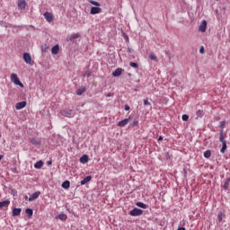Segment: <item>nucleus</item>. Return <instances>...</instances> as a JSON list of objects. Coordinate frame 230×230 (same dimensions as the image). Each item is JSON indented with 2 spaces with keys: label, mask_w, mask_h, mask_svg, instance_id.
Segmentation results:
<instances>
[{
  "label": "nucleus",
  "mask_w": 230,
  "mask_h": 230,
  "mask_svg": "<svg viewBox=\"0 0 230 230\" xmlns=\"http://www.w3.org/2000/svg\"><path fill=\"white\" fill-rule=\"evenodd\" d=\"M11 81L13 82L15 85H19V87H24V84L19 79V76H17V74L11 75Z\"/></svg>",
  "instance_id": "obj_1"
},
{
  "label": "nucleus",
  "mask_w": 230,
  "mask_h": 230,
  "mask_svg": "<svg viewBox=\"0 0 230 230\" xmlns=\"http://www.w3.org/2000/svg\"><path fill=\"white\" fill-rule=\"evenodd\" d=\"M130 217H141L143 215V209L135 208L129 211Z\"/></svg>",
  "instance_id": "obj_2"
},
{
  "label": "nucleus",
  "mask_w": 230,
  "mask_h": 230,
  "mask_svg": "<svg viewBox=\"0 0 230 230\" xmlns=\"http://www.w3.org/2000/svg\"><path fill=\"white\" fill-rule=\"evenodd\" d=\"M23 60L29 66H33V61L31 60V55L28 52L23 53Z\"/></svg>",
  "instance_id": "obj_3"
},
{
  "label": "nucleus",
  "mask_w": 230,
  "mask_h": 230,
  "mask_svg": "<svg viewBox=\"0 0 230 230\" xmlns=\"http://www.w3.org/2000/svg\"><path fill=\"white\" fill-rule=\"evenodd\" d=\"M206 28H208V22L203 20L199 27V31H201V33H204L206 32Z\"/></svg>",
  "instance_id": "obj_4"
},
{
  "label": "nucleus",
  "mask_w": 230,
  "mask_h": 230,
  "mask_svg": "<svg viewBox=\"0 0 230 230\" xmlns=\"http://www.w3.org/2000/svg\"><path fill=\"white\" fill-rule=\"evenodd\" d=\"M91 15H96V13H102V8L98 6H93L90 10Z\"/></svg>",
  "instance_id": "obj_5"
},
{
  "label": "nucleus",
  "mask_w": 230,
  "mask_h": 230,
  "mask_svg": "<svg viewBox=\"0 0 230 230\" xmlns=\"http://www.w3.org/2000/svg\"><path fill=\"white\" fill-rule=\"evenodd\" d=\"M40 197V191H36L32 193L29 198V202H33V200H37Z\"/></svg>",
  "instance_id": "obj_6"
},
{
  "label": "nucleus",
  "mask_w": 230,
  "mask_h": 230,
  "mask_svg": "<svg viewBox=\"0 0 230 230\" xmlns=\"http://www.w3.org/2000/svg\"><path fill=\"white\" fill-rule=\"evenodd\" d=\"M63 116L66 118H75V111L73 110L64 111Z\"/></svg>",
  "instance_id": "obj_7"
},
{
  "label": "nucleus",
  "mask_w": 230,
  "mask_h": 230,
  "mask_svg": "<svg viewBox=\"0 0 230 230\" xmlns=\"http://www.w3.org/2000/svg\"><path fill=\"white\" fill-rule=\"evenodd\" d=\"M26 105H27L26 101H22V102L16 103L15 109H16V111H21L22 109H24V107H26Z\"/></svg>",
  "instance_id": "obj_8"
},
{
  "label": "nucleus",
  "mask_w": 230,
  "mask_h": 230,
  "mask_svg": "<svg viewBox=\"0 0 230 230\" xmlns=\"http://www.w3.org/2000/svg\"><path fill=\"white\" fill-rule=\"evenodd\" d=\"M22 211V208H14L12 211V217H19Z\"/></svg>",
  "instance_id": "obj_9"
},
{
  "label": "nucleus",
  "mask_w": 230,
  "mask_h": 230,
  "mask_svg": "<svg viewBox=\"0 0 230 230\" xmlns=\"http://www.w3.org/2000/svg\"><path fill=\"white\" fill-rule=\"evenodd\" d=\"M91 181H93V176L89 175L84 178V180L80 181V184L81 186H84V184L91 182Z\"/></svg>",
  "instance_id": "obj_10"
},
{
  "label": "nucleus",
  "mask_w": 230,
  "mask_h": 230,
  "mask_svg": "<svg viewBox=\"0 0 230 230\" xmlns=\"http://www.w3.org/2000/svg\"><path fill=\"white\" fill-rule=\"evenodd\" d=\"M44 17H45V19H46V21L48 22H52V21H53V14H51V13H49V12L44 13Z\"/></svg>",
  "instance_id": "obj_11"
},
{
  "label": "nucleus",
  "mask_w": 230,
  "mask_h": 230,
  "mask_svg": "<svg viewBox=\"0 0 230 230\" xmlns=\"http://www.w3.org/2000/svg\"><path fill=\"white\" fill-rule=\"evenodd\" d=\"M85 91H87V87L82 86L81 88H79V89H77V90L75 91V94H76L77 96H82V94H84V93H85Z\"/></svg>",
  "instance_id": "obj_12"
},
{
  "label": "nucleus",
  "mask_w": 230,
  "mask_h": 230,
  "mask_svg": "<svg viewBox=\"0 0 230 230\" xmlns=\"http://www.w3.org/2000/svg\"><path fill=\"white\" fill-rule=\"evenodd\" d=\"M123 73V68H117L115 71L112 72V76L118 77L121 76V74Z\"/></svg>",
  "instance_id": "obj_13"
},
{
  "label": "nucleus",
  "mask_w": 230,
  "mask_h": 230,
  "mask_svg": "<svg viewBox=\"0 0 230 230\" xmlns=\"http://www.w3.org/2000/svg\"><path fill=\"white\" fill-rule=\"evenodd\" d=\"M61 187L63 188V190H69V188H71V182L66 180L62 182Z\"/></svg>",
  "instance_id": "obj_14"
},
{
  "label": "nucleus",
  "mask_w": 230,
  "mask_h": 230,
  "mask_svg": "<svg viewBox=\"0 0 230 230\" xmlns=\"http://www.w3.org/2000/svg\"><path fill=\"white\" fill-rule=\"evenodd\" d=\"M80 163H82V164H85L86 163H89V155H83L80 157Z\"/></svg>",
  "instance_id": "obj_15"
},
{
  "label": "nucleus",
  "mask_w": 230,
  "mask_h": 230,
  "mask_svg": "<svg viewBox=\"0 0 230 230\" xmlns=\"http://www.w3.org/2000/svg\"><path fill=\"white\" fill-rule=\"evenodd\" d=\"M58 51H60V46L55 45L51 49L52 55H58Z\"/></svg>",
  "instance_id": "obj_16"
},
{
  "label": "nucleus",
  "mask_w": 230,
  "mask_h": 230,
  "mask_svg": "<svg viewBox=\"0 0 230 230\" xmlns=\"http://www.w3.org/2000/svg\"><path fill=\"white\" fill-rule=\"evenodd\" d=\"M128 121H130V118H128V119H124L119 121L118 126H119V127H125L126 125L128 124Z\"/></svg>",
  "instance_id": "obj_17"
},
{
  "label": "nucleus",
  "mask_w": 230,
  "mask_h": 230,
  "mask_svg": "<svg viewBox=\"0 0 230 230\" xmlns=\"http://www.w3.org/2000/svg\"><path fill=\"white\" fill-rule=\"evenodd\" d=\"M43 166H44V162H42V160L38 161L34 164V168H36V170H40V168H42Z\"/></svg>",
  "instance_id": "obj_18"
},
{
  "label": "nucleus",
  "mask_w": 230,
  "mask_h": 230,
  "mask_svg": "<svg viewBox=\"0 0 230 230\" xmlns=\"http://www.w3.org/2000/svg\"><path fill=\"white\" fill-rule=\"evenodd\" d=\"M8 206H10V200L9 199L0 201V208H8Z\"/></svg>",
  "instance_id": "obj_19"
},
{
  "label": "nucleus",
  "mask_w": 230,
  "mask_h": 230,
  "mask_svg": "<svg viewBox=\"0 0 230 230\" xmlns=\"http://www.w3.org/2000/svg\"><path fill=\"white\" fill-rule=\"evenodd\" d=\"M56 218H58L59 220H62V222H66L67 220V215L62 213L56 217Z\"/></svg>",
  "instance_id": "obj_20"
},
{
  "label": "nucleus",
  "mask_w": 230,
  "mask_h": 230,
  "mask_svg": "<svg viewBox=\"0 0 230 230\" xmlns=\"http://www.w3.org/2000/svg\"><path fill=\"white\" fill-rule=\"evenodd\" d=\"M136 206H137V208H141L142 209H147L148 208V205L141 202V201H138L136 203Z\"/></svg>",
  "instance_id": "obj_21"
},
{
  "label": "nucleus",
  "mask_w": 230,
  "mask_h": 230,
  "mask_svg": "<svg viewBox=\"0 0 230 230\" xmlns=\"http://www.w3.org/2000/svg\"><path fill=\"white\" fill-rule=\"evenodd\" d=\"M219 141H220V143L226 142V137H224V129H220Z\"/></svg>",
  "instance_id": "obj_22"
},
{
  "label": "nucleus",
  "mask_w": 230,
  "mask_h": 230,
  "mask_svg": "<svg viewBox=\"0 0 230 230\" xmlns=\"http://www.w3.org/2000/svg\"><path fill=\"white\" fill-rule=\"evenodd\" d=\"M25 214L29 218H31L33 217V209L32 208H26Z\"/></svg>",
  "instance_id": "obj_23"
},
{
  "label": "nucleus",
  "mask_w": 230,
  "mask_h": 230,
  "mask_svg": "<svg viewBox=\"0 0 230 230\" xmlns=\"http://www.w3.org/2000/svg\"><path fill=\"white\" fill-rule=\"evenodd\" d=\"M30 141L31 145H34L35 146H40V141H38L35 137L30 138Z\"/></svg>",
  "instance_id": "obj_24"
},
{
  "label": "nucleus",
  "mask_w": 230,
  "mask_h": 230,
  "mask_svg": "<svg viewBox=\"0 0 230 230\" xmlns=\"http://www.w3.org/2000/svg\"><path fill=\"white\" fill-rule=\"evenodd\" d=\"M205 112L202 110H198L196 111V119H199V118H202L204 116Z\"/></svg>",
  "instance_id": "obj_25"
},
{
  "label": "nucleus",
  "mask_w": 230,
  "mask_h": 230,
  "mask_svg": "<svg viewBox=\"0 0 230 230\" xmlns=\"http://www.w3.org/2000/svg\"><path fill=\"white\" fill-rule=\"evenodd\" d=\"M226 150H227V142H223L220 149L221 154H226Z\"/></svg>",
  "instance_id": "obj_26"
},
{
  "label": "nucleus",
  "mask_w": 230,
  "mask_h": 230,
  "mask_svg": "<svg viewBox=\"0 0 230 230\" xmlns=\"http://www.w3.org/2000/svg\"><path fill=\"white\" fill-rule=\"evenodd\" d=\"M18 7L19 8H26V1L25 0L19 1Z\"/></svg>",
  "instance_id": "obj_27"
},
{
  "label": "nucleus",
  "mask_w": 230,
  "mask_h": 230,
  "mask_svg": "<svg viewBox=\"0 0 230 230\" xmlns=\"http://www.w3.org/2000/svg\"><path fill=\"white\" fill-rule=\"evenodd\" d=\"M203 156L205 157V159H209V157H211V150H207L204 152Z\"/></svg>",
  "instance_id": "obj_28"
},
{
  "label": "nucleus",
  "mask_w": 230,
  "mask_h": 230,
  "mask_svg": "<svg viewBox=\"0 0 230 230\" xmlns=\"http://www.w3.org/2000/svg\"><path fill=\"white\" fill-rule=\"evenodd\" d=\"M230 184V178H228L223 185L224 190H228Z\"/></svg>",
  "instance_id": "obj_29"
},
{
  "label": "nucleus",
  "mask_w": 230,
  "mask_h": 230,
  "mask_svg": "<svg viewBox=\"0 0 230 230\" xmlns=\"http://www.w3.org/2000/svg\"><path fill=\"white\" fill-rule=\"evenodd\" d=\"M129 66L130 67H134V69H137V67H139V65L136 62H130Z\"/></svg>",
  "instance_id": "obj_30"
},
{
  "label": "nucleus",
  "mask_w": 230,
  "mask_h": 230,
  "mask_svg": "<svg viewBox=\"0 0 230 230\" xmlns=\"http://www.w3.org/2000/svg\"><path fill=\"white\" fill-rule=\"evenodd\" d=\"M89 3H91V4H93V6H101L100 2H96L94 0H90Z\"/></svg>",
  "instance_id": "obj_31"
},
{
  "label": "nucleus",
  "mask_w": 230,
  "mask_h": 230,
  "mask_svg": "<svg viewBox=\"0 0 230 230\" xmlns=\"http://www.w3.org/2000/svg\"><path fill=\"white\" fill-rule=\"evenodd\" d=\"M149 58H150L151 60H154L155 62H156V60H157V56H155V54L152 53V54L149 55Z\"/></svg>",
  "instance_id": "obj_32"
},
{
  "label": "nucleus",
  "mask_w": 230,
  "mask_h": 230,
  "mask_svg": "<svg viewBox=\"0 0 230 230\" xmlns=\"http://www.w3.org/2000/svg\"><path fill=\"white\" fill-rule=\"evenodd\" d=\"M182 121H188L190 119V116L188 114H183L181 116Z\"/></svg>",
  "instance_id": "obj_33"
},
{
  "label": "nucleus",
  "mask_w": 230,
  "mask_h": 230,
  "mask_svg": "<svg viewBox=\"0 0 230 230\" xmlns=\"http://www.w3.org/2000/svg\"><path fill=\"white\" fill-rule=\"evenodd\" d=\"M48 49H49V47H48V45H43V46L41 47V51H42L43 53H46V51H48Z\"/></svg>",
  "instance_id": "obj_34"
},
{
  "label": "nucleus",
  "mask_w": 230,
  "mask_h": 230,
  "mask_svg": "<svg viewBox=\"0 0 230 230\" xmlns=\"http://www.w3.org/2000/svg\"><path fill=\"white\" fill-rule=\"evenodd\" d=\"M219 127H220L221 130H224V128L226 127V120L220 121Z\"/></svg>",
  "instance_id": "obj_35"
},
{
  "label": "nucleus",
  "mask_w": 230,
  "mask_h": 230,
  "mask_svg": "<svg viewBox=\"0 0 230 230\" xmlns=\"http://www.w3.org/2000/svg\"><path fill=\"white\" fill-rule=\"evenodd\" d=\"M91 75H92L91 70H87V71L84 73V75H85L87 78H91Z\"/></svg>",
  "instance_id": "obj_36"
},
{
  "label": "nucleus",
  "mask_w": 230,
  "mask_h": 230,
  "mask_svg": "<svg viewBox=\"0 0 230 230\" xmlns=\"http://www.w3.org/2000/svg\"><path fill=\"white\" fill-rule=\"evenodd\" d=\"M223 213L222 212H220L219 214H218V216H217V220H218V222H222V220H223V218H222V217H223Z\"/></svg>",
  "instance_id": "obj_37"
},
{
  "label": "nucleus",
  "mask_w": 230,
  "mask_h": 230,
  "mask_svg": "<svg viewBox=\"0 0 230 230\" xmlns=\"http://www.w3.org/2000/svg\"><path fill=\"white\" fill-rule=\"evenodd\" d=\"M205 51H206V49H204V46L200 47V49H199V53H200L201 55H204Z\"/></svg>",
  "instance_id": "obj_38"
},
{
  "label": "nucleus",
  "mask_w": 230,
  "mask_h": 230,
  "mask_svg": "<svg viewBox=\"0 0 230 230\" xmlns=\"http://www.w3.org/2000/svg\"><path fill=\"white\" fill-rule=\"evenodd\" d=\"M144 105H146V106L150 105V102H148V98L144 100Z\"/></svg>",
  "instance_id": "obj_39"
},
{
  "label": "nucleus",
  "mask_w": 230,
  "mask_h": 230,
  "mask_svg": "<svg viewBox=\"0 0 230 230\" xmlns=\"http://www.w3.org/2000/svg\"><path fill=\"white\" fill-rule=\"evenodd\" d=\"M74 39H78V34H74L70 37V40H74Z\"/></svg>",
  "instance_id": "obj_40"
},
{
  "label": "nucleus",
  "mask_w": 230,
  "mask_h": 230,
  "mask_svg": "<svg viewBox=\"0 0 230 230\" xmlns=\"http://www.w3.org/2000/svg\"><path fill=\"white\" fill-rule=\"evenodd\" d=\"M138 124L139 122L137 120H134L131 125L132 127H137Z\"/></svg>",
  "instance_id": "obj_41"
},
{
  "label": "nucleus",
  "mask_w": 230,
  "mask_h": 230,
  "mask_svg": "<svg viewBox=\"0 0 230 230\" xmlns=\"http://www.w3.org/2000/svg\"><path fill=\"white\" fill-rule=\"evenodd\" d=\"M124 110H125V111H130V106H129L128 104H126V105L124 106Z\"/></svg>",
  "instance_id": "obj_42"
},
{
  "label": "nucleus",
  "mask_w": 230,
  "mask_h": 230,
  "mask_svg": "<svg viewBox=\"0 0 230 230\" xmlns=\"http://www.w3.org/2000/svg\"><path fill=\"white\" fill-rule=\"evenodd\" d=\"M106 98H111V96H112V93H108L105 94Z\"/></svg>",
  "instance_id": "obj_43"
},
{
  "label": "nucleus",
  "mask_w": 230,
  "mask_h": 230,
  "mask_svg": "<svg viewBox=\"0 0 230 230\" xmlns=\"http://www.w3.org/2000/svg\"><path fill=\"white\" fill-rule=\"evenodd\" d=\"M183 172H184V177H186L188 175V171H186V168L183 169Z\"/></svg>",
  "instance_id": "obj_44"
},
{
  "label": "nucleus",
  "mask_w": 230,
  "mask_h": 230,
  "mask_svg": "<svg viewBox=\"0 0 230 230\" xmlns=\"http://www.w3.org/2000/svg\"><path fill=\"white\" fill-rule=\"evenodd\" d=\"M177 230H186V227H184V226H180V227H178Z\"/></svg>",
  "instance_id": "obj_45"
},
{
  "label": "nucleus",
  "mask_w": 230,
  "mask_h": 230,
  "mask_svg": "<svg viewBox=\"0 0 230 230\" xmlns=\"http://www.w3.org/2000/svg\"><path fill=\"white\" fill-rule=\"evenodd\" d=\"M157 141H163V136H159Z\"/></svg>",
  "instance_id": "obj_46"
},
{
  "label": "nucleus",
  "mask_w": 230,
  "mask_h": 230,
  "mask_svg": "<svg viewBox=\"0 0 230 230\" xmlns=\"http://www.w3.org/2000/svg\"><path fill=\"white\" fill-rule=\"evenodd\" d=\"M47 164L49 166V165L53 164V162H52V161H49V162L47 163Z\"/></svg>",
  "instance_id": "obj_47"
},
{
  "label": "nucleus",
  "mask_w": 230,
  "mask_h": 230,
  "mask_svg": "<svg viewBox=\"0 0 230 230\" xmlns=\"http://www.w3.org/2000/svg\"><path fill=\"white\" fill-rule=\"evenodd\" d=\"M132 49L130 48L128 49V53H131Z\"/></svg>",
  "instance_id": "obj_48"
},
{
  "label": "nucleus",
  "mask_w": 230,
  "mask_h": 230,
  "mask_svg": "<svg viewBox=\"0 0 230 230\" xmlns=\"http://www.w3.org/2000/svg\"><path fill=\"white\" fill-rule=\"evenodd\" d=\"M3 157H4L3 155H0V161H1V159H3Z\"/></svg>",
  "instance_id": "obj_49"
},
{
  "label": "nucleus",
  "mask_w": 230,
  "mask_h": 230,
  "mask_svg": "<svg viewBox=\"0 0 230 230\" xmlns=\"http://www.w3.org/2000/svg\"><path fill=\"white\" fill-rule=\"evenodd\" d=\"M126 40H128V36L126 37Z\"/></svg>",
  "instance_id": "obj_50"
}]
</instances>
